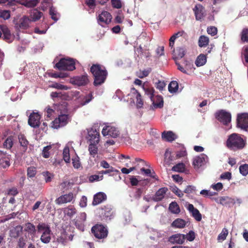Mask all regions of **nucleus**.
Returning <instances> with one entry per match:
<instances>
[{
    "label": "nucleus",
    "instance_id": "nucleus-1",
    "mask_svg": "<svg viewBox=\"0 0 248 248\" xmlns=\"http://www.w3.org/2000/svg\"><path fill=\"white\" fill-rule=\"evenodd\" d=\"M55 109H56L58 112H59V116L55 119L51 123L52 127L58 129L60 127L66 125L69 119V115L67 114V109L66 108V103L64 102L62 104L56 105Z\"/></svg>",
    "mask_w": 248,
    "mask_h": 248
},
{
    "label": "nucleus",
    "instance_id": "nucleus-2",
    "mask_svg": "<svg viewBox=\"0 0 248 248\" xmlns=\"http://www.w3.org/2000/svg\"><path fill=\"white\" fill-rule=\"evenodd\" d=\"M247 145V140L241 135L232 133L230 135L226 141V146L228 149L236 152L243 149Z\"/></svg>",
    "mask_w": 248,
    "mask_h": 248
},
{
    "label": "nucleus",
    "instance_id": "nucleus-3",
    "mask_svg": "<svg viewBox=\"0 0 248 248\" xmlns=\"http://www.w3.org/2000/svg\"><path fill=\"white\" fill-rule=\"evenodd\" d=\"M90 71L93 77V83L95 86L101 85L105 82L108 75L105 67L99 64H93Z\"/></svg>",
    "mask_w": 248,
    "mask_h": 248
},
{
    "label": "nucleus",
    "instance_id": "nucleus-4",
    "mask_svg": "<svg viewBox=\"0 0 248 248\" xmlns=\"http://www.w3.org/2000/svg\"><path fill=\"white\" fill-rule=\"evenodd\" d=\"M91 232L96 239L100 240L106 239L108 233L107 226L101 224H96L93 226Z\"/></svg>",
    "mask_w": 248,
    "mask_h": 248
},
{
    "label": "nucleus",
    "instance_id": "nucleus-5",
    "mask_svg": "<svg viewBox=\"0 0 248 248\" xmlns=\"http://www.w3.org/2000/svg\"><path fill=\"white\" fill-rule=\"evenodd\" d=\"M54 67L59 70L73 71L76 68L75 62L73 59L62 58L55 64Z\"/></svg>",
    "mask_w": 248,
    "mask_h": 248
},
{
    "label": "nucleus",
    "instance_id": "nucleus-6",
    "mask_svg": "<svg viewBox=\"0 0 248 248\" xmlns=\"http://www.w3.org/2000/svg\"><path fill=\"white\" fill-rule=\"evenodd\" d=\"M216 118L225 125H228L231 122L232 115L230 112L220 109L215 113Z\"/></svg>",
    "mask_w": 248,
    "mask_h": 248
},
{
    "label": "nucleus",
    "instance_id": "nucleus-7",
    "mask_svg": "<svg viewBox=\"0 0 248 248\" xmlns=\"http://www.w3.org/2000/svg\"><path fill=\"white\" fill-rule=\"evenodd\" d=\"M237 125L238 127L247 131L248 129V113H243L237 115Z\"/></svg>",
    "mask_w": 248,
    "mask_h": 248
},
{
    "label": "nucleus",
    "instance_id": "nucleus-8",
    "mask_svg": "<svg viewBox=\"0 0 248 248\" xmlns=\"http://www.w3.org/2000/svg\"><path fill=\"white\" fill-rule=\"evenodd\" d=\"M99 210L100 214L104 219L106 220H110L113 216L112 208L110 205L107 204L102 206L99 208Z\"/></svg>",
    "mask_w": 248,
    "mask_h": 248
},
{
    "label": "nucleus",
    "instance_id": "nucleus-9",
    "mask_svg": "<svg viewBox=\"0 0 248 248\" xmlns=\"http://www.w3.org/2000/svg\"><path fill=\"white\" fill-rule=\"evenodd\" d=\"M70 82L73 84L81 86L87 85L89 83V80L88 79V76L86 74L84 75L75 77L71 78Z\"/></svg>",
    "mask_w": 248,
    "mask_h": 248
},
{
    "label": "nucleus",
    "instance_id": "nucleus-10",
    "mask_svg": "<svg viewBox=\"0 0 248 248\" xmlns=\"http://www.w3.org/2000/svg\"><path fill=\"white\" fill-rule=\"evenodd\" d=\"M10 161L11 155L0 151V167L3 169L8 168L11 165Z\"/></svg>",
    "mask_w": 248,
    "mask_h": 248
},
{
    "label": "nucleus",
    "instance_id": "nucleus-11",
    "mask_svg": "<svg viewBox=\"0 0 248 248\" xmlns=\"http://www.w3.org/2000/svg\"><path fill=\"white\" fill-rule=\"evenodd\" d=\"M41 116L38 113H31L28 119V124L32 127H39L40 124Z\"/></svg>",
    "mask_w": 248,
    "mask_h": 248
},
{
    "label": "nucleus",
    "instance_id": "nucleus-12",
    "mask_svg": "<svg viewBox=\"0 0 248 248\" xmlns=\"http://www.w3.org/2000/svg\"><path fill=\"white\" fill-rule=\"evenodd\" d=\"M102 134L104 136L108 135L113 138H116L119 135V131L114 126H107L103 128Z\"/></svg>",
    "mask_w": 248,
    "mask_h": 248
},
{
    "label": "nucleus",
    "instance_id": "nucleus-13",
    "mask_svg": "<svg viewBox=\"0 0 248 248\" xmlns=\"http://www.w3.org/2000/svg\"><path fill=\"white\" fill-rule=\"evenodd\" d=\"M168 191V188L163 187L159 188L153 196L151 200L155 202H160L165 198V195Z\"/></svg>",
    "mask_w": 248,
    "mask_h": 248
},
{
    "label": "nucleus",
    "instance_id": "nucleus-14",
    "mask_svg": "<svg viewBox=\"0 0 248 248\" xmlns=\"http://www.w3.org/2000/svg\"><path fill=\"white\" fill-rule=\"evenodd\" d=\"M89 140L91 142L98 143L100 140L99 131L92 127L88 131Z\"/></svg>",
    "mask_w": 248,
    "mask_h": 248
},
{
    "label": "nucleus",
    "instance_id": "nucleus-15",
    "mask_svg": "<svg viewBox=\"0 0 248 248\" xmlns=\"http://www.w3.org/2000/svg\"><path fill=\"white\" fill-rule=\"evenodd\" d=\"M112 19V16L111 14L108 11H103L101 14H100L98 17V23L102 25V23L106 24H109Z\"/></svg>",
    "mask_w": 248,
    "mask_h": 248
},
{
    "label": "nucleus",
    "instance_id": "nucleus-16",
    "mask_svg": "<svg viewBox=\"0 0 248 248\" xmlns=\"http://www.w3.org/2000/svg\"><path fill=\"white\" fill-rule=\"evenodd\" d=\"M73 199V194L69 193L68 194L62 195L55 200V203L57 204L60 205L63 203L69 202L72 201Z\"/></svg>",
    "mask_w": 248,
    "mask_h": 248
},
{
    "label": "nucleus",
    "instance_id": "nucleus-17",
    "mask_svg": "<svg viewBox=\"0 0 248 248\" xmlns=\"http://www.w3.org/2000/svg\"><path fill=\"white\" fill-rule=\"evenodd\" d=\"M186 240V235L177 233L170 236L169 241L172 244H182Z\"/></svg>",
    "mask_w": 248,
    "mask_h": 248
},
{
    "label": "nucleus",
    "instance_id": "nucleus-18",
    "mask_svg": "<svg viewBox=\"0 0 248 248\" xmlns=\"http://www.w3.org/2000/svg\"><path fill=\"white\" fill-rule=\"evenodd\" d=\"M107 199V195L102 192H99L93 196V199L92 202V205L93 206L97 205Z\"/></svg>",
    "mask_w": 248,
    "mask_h": 248
},
{
    "label": "nucleus",
    "instance_id": "nucleus-19",
    "mask_svg": "<svg viewBox=\"0 0 248 248\" xmlns=\"http://www.w3.org/2000/svg\"><path fill=\"white\" fill-rule=\"evenodd\" d=\"M207 158V156L203 154H202L200 155L196 156L195 158H194L193 161V165L194 166V168L199 169L200 167L203 165L205 162V160Z\"/></svg>",
    "mask_w": 248,
    "mask_h": 248
},
{
    "label": "nucleus",
    "instance_id": "nucleus-20",
    "mask_svg": "<svg viewBox=\"0 0 248 248\" xmlns=\"http://www.w3.org/2000/svg\"><path fill=\"white\" fill-rule=\"evenodd\" d=\"M193 11L197 20H201L204 16V8L201 4L195 5L193 8Z\"/></svg>",
    "mask_w": 248,
    "mask_h": 248
},
{
    "label": "nucleus",
    "instance_id": "nucleus-21",
    "mask_svg": "<svg viewBox=\"0 0 248 248\" xmlns=\"http://www.w3.org/2000/svg\"><path fill=\"white\" fill-rule=\"evenodd\" d=\"M0 29L3 34V39L7 42H11L12 34L8 27L5 25H0Z\"/></svg>",
    "mask_w": 248,
    "mask_h": 248
},
{
    "label": "nucleus",
    "instance_id": "nucleus-22",
    "mask_svg": "<svg viewBox=\"0 0 248 248\" xmlns=\"http://www.w3.org/2000/svg\"><path fill=\"white\" fill-rule=\"evenodd\" d=\"M187 209L197 221H200L202 220V217L201 214L197 209L194 208L193 204H188Z\"/></svg>",
    "mask_w": 248,
    "mask_h": 248
},
{
    "label": "nucleus",
    "instance_id": "nucleus-23",
    "mask_svg": "<svg viewBox=\"0 0 248 248\" xmlns=\"http://www.w3.org/2000/svg\"><path fill=\"white\" fill-rule=\"evenodd\" d=\"M176 138V135L171 131H164L162 133V138L168 141L171 142L174 140Z\"/></svg>",
    "mask_w": 248,
    "mask_h": 248
},
{
    "label": "nucleus",
    "instance_id": "nucleus-24",
    "mask_svg": "<svg viewBox=\"0 0 248 248\" xmlns=\"http://www.w3.org/2000/svg\"><path fill=\"white\" fill-rule=\"evenodd\" d=\"M151 101L154 106L156 108H162L163 107V99L161 95L155 96Z\"/></svg>",
    "mask_w": 248,
    "mask_h": 248
},
{
    "label": "nucleus",
    "instance_id": "nucleus-25",
    "mask_svg": "<svg viewBox=\"0 0 248 248\" xmlns=\"http://www.w3.org/2000/svg\"><path fill=\"white\" fill-rule=\"evenodd\" d=\"M18 2L27 8H32L37 5L39 0H22Z\"/></svg>",
    "mask_w": 248,
    "mask_h": 248
},
{
    "label": "nucleus",
    "instance_id": "nucleus-26",
    "mask_svg": "<svg viewBox=\"0 0 248 248\" xmlns=\"http://www.w3.org/2000/svg\"><path fill=\"white\" fill-rule=\"evenodd\" d=\"M31 21L28 17L24 16L20 19L19 27L21 29H26L29 27V24Z\"/></svg>",
    "mask_w": 248,
    "mask_h": 248
},
{
    "label": "nucleus",
    "instance_id": "nucleus-27",
    "mask_svg": "<svg viewBox=\"0 0 248 248\" xmlns=\"http://www.w3.org/2000/svg\"><path fill=\"white\" fill-rule=\"evenodd\" d=\"M186 225V221L179 218L175 219L171 224V227L176 228H184Z\"/></svg>",
    "mask_w": 248,
    "mask_h": 248
},
{
    "label": "nucleus",
    "instance_id": "nucleus-28",
    "mask_svg": "<svg viewBox=\"0 0 248 248\" xmlns=\"http://www.w3.org/2000/svg\"><path fill=\"white\" fill-rule=\"evenodd\" d=\"M64 213L70 218H72L77 212L76 209L72 206H69L64 209Z\"/></svg>",
    "mask_w": 248,
    "mask_h": 248
},
{
    "label": "nucleus",
    "instance_id": "nucleus-29",
    "mask_svg": "<svg viewBox=\"0 0 248 248\" xmlns=\"http://www.w3.org/2000/svg\"><path fill=\"white\" fill-rule=\"evenodd\" d=\"M207 61L206 56L205 55L201 54L199 55L195 61V64L197 66L200 67L204 65Z\"/></svg>",
    "mask_w": 248,
    "mask_h": 248
},
{
    "label": "nucleus",
    "instance_id": "nucleus-30",
    "mask_svg": "<svg viewBox=\"0 0 248 248\" xmlns=\"http://www.w3.org/2000/svg\"><path fill=\"white\" fill-rule=\"evenodd\" d=\"M93 98L92 93H90L89 94L80 96L78 98L81 101V105L84 106L86 104L90 102Z\"/></svg>",
    "mask_w": 248,
    "mask_h": 248
},
{
    "label": "nucleus",
    "instance_id": "nucleus-31",
    "mask_svg": "<svg viewBox=\"0 0 248 248\" xmlns=\"http://www.w3.org/2000/svg\"><path fill=\"white\" fill-rule=\"evenodd\" d=\"M37 229L38 232H51L49 226L45 223H39L37 226Z\"/></svg>",
    "mask_w": 248,
    "mask_h": 248
},
{
    "label": "nucleus",
    "instance_id": "nucleus-32",
    "mask_svg": "<svg viewBox=\"0 0 248 248\" xmlns=\"http://www.w3.org/2000/svg\"><path fill=\"white\" fill-rule=\"evenodd\" d=\"M169 209L173 214H177L180 212V207L175 202H172L170 204Z\"/></svg>",
    "mask_w": 248,
    "mask_h": 248
},
{
    "label": "nucleus",
    "instance_id": "nucleus-33",
    "mask_svg": "<svg viewBox=\"0 0 248 248\" xmlns=\"http://www.w3.org/2000/svg\"><path fill=\"white\" fill-rule=\"evenodd\" d=\"M43 14L37 9H34L31 14V21L38 20L42 16Z\"/></svg>",
    "mask_w": 248,
    "mask_h": 248
},
{
    "label": "nucleus",
    "instance_id": "nucleus-34",
    "mask_svg": "<svg viewBox=\"0 0 248 248\" xmlns=\"http://www.w3.org/2000/svg\"><path fill=\"white\" fill-rule=\"evenodd\" d=\"M142 88L145 92V94L147 95L149 97L151 100L153 99V98L155 96L154 94L155 91L154 88L152 87H146L144 86V85H143L142 86Z\"/></svg>",
    "mask_w": 248,
    "mask_h": 248
},
{
    "label": "nucleus",
    "instance_id": "nucleus-35",
    "mask_svg": "<svg viewBox=\"0 0 248 248\" xmlns=\"http://www.w3.org/2000/svg\"><path fill=\"white\" fill-rule=\"evenodd\" d=\"M98 143L91 142L89 145V151L91 155L94 157L98 153V148L96 145Z\"/></svg>",
    "mask_w": 248,
    "mask_h": 248
},
{
    "label": "nucleus",
    "instance_id": "nucleus-36",
    "mask_svg": "<svg viewBox=\"0 0 248 248\" xmlns=\"http://www.w3.org/2000/svg\"><path fill=\"white\" fill-rule=\"evenodd\" d=\"M178 83L176 81H172L170 82L168 86L169 91L170 93H174L178 91Z\"/></svg>",
    "mask_w": 248,
    "mask_h": 248
},
{
    "label": "nucleus",
    "instance_id": "nucleus-37",
    "mask_svg": "<svg viewBox=\"0 0 248 248\" xmlns=\"http://www.w3.org/2000/svg\"><path fill=\"white\" fill-rule=\"evenodd\" d=\"M13 136H9L3 142V147L7 149H10L13 145Z\"/></svg>",
    "mask_w": 248,
    "mask_h": 248
},
{
    "label": "nucleus",
    "instance_id": "nucleus-38",
    "mask_svg": "<svg viewBox=\"0 0 248 248\" xmlns=\"http://www.w3.org/2000/svg\"><path fill=\"white\" fill-rule=\"evenodd\" d=\"M209 40L208 37L202 35L200 37L198 41L199 46L201 47L205 46L209 44Z\"/></svg>",
    "mask_w": 248,
    "mask_h": 248
},
{
    "label": "nucleus",
    "instance_id": "nucleus-39",
    "mask_svg": "<svg viewBox=\"0 0 248 248\" xmlns=\"http://www.w3.org/2000/svg\"><path fill=\"white\" fill-rule=\"evenodd\" d=\"M230 203H234V199L229 197H221L219 199V203L223 205H226Z\"/></svg>",
    "mask_w": 248,
    "mask_h": 248
},
{
    "label": "nucleus",
    "instance_id": "nucleus-40",
    "mask_svg": "<svg viewBox=\"0 0 248 248\" xmlns=\"http://www.w3.org/2000/svg\"><path fill=\"white\" fill-rule=\"evenodd\" d=\"M50 233L51 232H43L40 238L41 241L45 244L48 243L51 240Z\"/></svg>",
    "mask_w": 248,
    "mask_h": 248
},
{
    "label": "nucleus",
    "instance_id": "nucleus-41",
    "mask_svg": "<svg viewBox=\"0 0 248 248\" xmlns=\"http://www.w3.org/2000/svg\"><path fill=\"white\" fill-rule=\"evenodd\" d=\"M25 230L29 233L33 234L35 233L36 230L35 226L33 224L28 222L25 224Z\"/></svg>",
    "mask_w": 248,
    "mask_h": 248
},
{
    "label": "nucleus",
    "instance_id": "nucleus-42",
    "mask_svg": "<svg viewBox=\"0 0 248 248\" xmlns=\"http://www.w3.org/2000/svg\"><path fill=\"white\" fill-rule=\"evenodd\" d=\"M174 160L173 157L171 155V152L169 149H167L164 154V161L169 165Z\"/></svg>",
    "mask_w": 248,
    "mask_h": 248
},
{
    "label": "nucleus",
    "instance_id": "nucleus-43",
    "mask_svg": "<svg viewBox=\"0 0 248 248\" xmlns=\"http://www.w3.org/2000/svg\"><path fill=\"white\" fill-rule=\"evenodd\" d=\"M74 225L76 228L79 230L83 232L85 229L84 222L82 220H79V219L75 218L73 220Z\"/></svg>",
    "mask_w": 248,
    "mask_h": 248
},
{
    "label": "nucleus",
    "instance_id": "nucleus-44",
    "mask_svg": "<svg viewBox=\"0 0 248 248\" xmlns=\"http://www.w3.org/2000/svg\"><path fill=\"white\" fill-rule=\"evenodd\" d=\"M112 172H116L117 173H120V171L115 169L113 167H111L110 168L108 169V170H101L99 172V174H108L109 176H113V174H112Z\"/></svg>",
    "mask_w": 248,
    "mask_h": 248
},
{
    "label": "nucleus",
    "instance_id": "nucleus-45",
    "mask_svg": "<svg viewBox=\"0 0 248 248\" xmlns=\"http://www.w3.org/2000/svg\"><path fill=\"white\" fill-rule=\"evenodd\" d=\"M151 72V68H149L143 70H140L137 72V76L140 78H143L147 77Z\"/></svg>",
    "mask_w": 248,
    "mask_h": 248
},
{
    "label": "nucleus",
    "instance_id": "nucleus-46",
    "mask_svg": "<svg viewBox=\"0 0 248 248\" xmlns=\"http://www.w3.org/2000/svg\"><path fill=\"white\" fill-rule=\"evenodd\" d=\"M172 170L175 171L182 172L185 170V165L183 163H179L174 166Z\"/></svg>",
    "mask_w": 248,
    "mask_h": 248
},
{
    "label": "nucleus",
    "instance_id": "nucleus-47",
    "mask_svg": "<svg viewBox=\"0 0 248 248\" xmlns=\"http://www.w3.org/2000/svg\"><path fill=\"white\" fill-rule=\"evenodd\" d=\"M37 172L36 168L33 166H31L27 169V176L28 177H34Z\"/></svg>",
    "mask_w": 248,
    "mask_h": 248
},
{
    "label": "nucleus",
    "instance_id": "nucleus-48",
    "mask_svg": "<svg viewBox=\"0 0 248 248\" xmlns=\"http://www.w3.org/2000/svg\"><path fill=\"white\" fill-rule=\"evenodd\" d=\"M63 159L66 163H69L70 161V156L69 150L68 148H65L63 151Z\"/></svg>",
    "mask_w": 248,
    "mask_h": 248
},
{
    "label": "nucleus",
    "instance_id": "nucleus-49",
    "mask_svg": "<svg viewBox=\"0 0 248 248\" xmlns=\"http://www.w3.org/2000/svg\"><path fill=\"white\" fill-rule=\"evenodd\" d=\"M240 173L243 176H246L248 174V164H245L240 166Z\"/></svg>",
    "mask_w": 248,
    "mask_h": 248
},
{
    "label": "nucleus",
    "instance_id": "nucleus-50",
    "mask_svg": "<svg viewBox=\"0 0 248 248\" xmlns=\"http://www.w3.org/2000/svg\"><path fill=\"white\" fill-rule=\"evenodd\" d=\"M51 5L52 3L51 0H43L41 2V5L40 7L42 10L45 11L46 10L47 7H51Z\"/></svg>",
    "mask_w": 248,
    "mask_h": 248
},
{
    "label": "nucleus",
    "instance_id": "nucleus-51",
    "mask_svg": "<svg viewBox=\"0 0 248 248\" xmlns=\"http://www.w3.org/2000/svg\"><path fill=\"white\" fill-rule=\"evenodd\" d=\"M18 138L21 146L25 147L27 146L28 141L23 134H19L18 136Z\"/></svg>",
    "mask_w": 248,
    "mask_h": 248
},
{
    "label": "nucleus",
    "instance_id": "nucleus-52",
    "mask_svg": "<svg viewBox=\"0 0 248 248\" xmlns=\"http://www.w3.org/2000/svg\"><path fill=\"white\" fill-rule=\"evenodd\" d=\"M51 145H47L44 147L42 151V155L45 158H47L50 156L49 150L51 149Z\"/></svg>",
    "mask_w": 248,
    "mask_h": 248
},
{
    "label": "nucleus",
    "instance_id": "nucleus-53",
    "mask_svg": "<svg viewBox=\"0 0 248 248\" xmlns=\"http://www.w3.org/2000/svg\"><path fill=\"white\" fill-rule=\"evenodd\" d=\"M144 191V188L140 187L136 188V191L134 194V198L135 199L139 200L141 197L142 193Z\"/></svg>",
    "mask_w": 248,
    "mask_h": 248
},
{
    "label": "nucleus",
    "instance_id": "nucleus-54",
    "mask_svg": "<svg viewBox=\"0 0 248 248\" xmlns=\"http://www.w3.org/2000/svg\"><path fill=\"white\" fill-rule=\"evenodd\" d=\"M42 174L46 183L51 182L54 177V175L48 171L43 172Z\"/></svg>",
    "mask_w": 248,
    "mask_h": 248
},
{
    "label": "nucleus",
    "instance_id": "nucleus-55",
    "mask_svg": "<svg viewBox=\"0 0 248 248\" xmlns=\"http://www.w3.org/2000/svg\"><path fill=\"white\" fill-rule=\"evenodd\" d=\"M241 39L244 42H248V28H245L242 30Z\"/></svg>",
    "mask_w": 248,
    "mask_h": 248
},
{
    "label": "nucleus",
    "instance_id": "nucleus-56",
    "mask_svg": "<svg viewBox=\"0 0 248 248\" xmlns=\"http://www.w3.org/2000/svg\"><path fill=\"white\" fill-rule=\"evenodd\" d=\"M0 17L4 20L10 17V12L9 10H0Z\"/></svg>",
    "mask_w": 248,
    "mask_h": 248
},
{
    "label": "nucleus",
    "instance_id": "nucleus-57",
    "mask_svg": "<svg viewBox=\"0 0 248 248\" xmlns=\"http://www.w3.org/2000/svg\"><path fill=\"white\" fill-rule=\"evenodd\" d=\"M228 234V230L225 228H223L221 232L218 236V240H224L226 238Z\"/></svg>",
    "mask_w": 248,
    "mask_h": 248
},
{
    "label": "nucleus",
    "instance_id": "nucleus-58",
    "mask_svg": "<svg viewBox=\"0 0 248 248\" xmlns=\"http://www.w3.org/2000/svg\"><path fill=\"white\" fill-rule=\"evenodd\" d=\"M136 98L137 107L138 108H141L143 105V101L140 93H138L137 96H135Z\"/></svg>",
    "mask_w": 248,
    "mask_h": 248
},
{
    "label": "nucleus",
    "instance_id": "nucleus-59",
    "mask_svg": "<svg viewBox=\"0 0 248 248\" xmlns=\"http://www.w3.org/2000/svg\"><path fill=\"white\" fill-rule=\"evenodd\" d=\"M130 182L132 186H137L139 185V183L140 185L143 186L144 184V182H141L133 176L130 178Z\"/></svg>",
    "mask_w": 248,
    "mask_h": 248
},
{
    "label": "nucleus",
    "instance_id": "nucleus-60",
    "mask_svg": "<svg viewBox=\"0 0 248 248\" xmlns=\"http://www.w3.org/2000/svg\"><path fill=\"white\" fill-rule=\"evenodd\" d=\"M170 189L173 193L176 194L179 198H181L184 196L183 192L176 186L171 187Z\"/></svg>",
    "mask_w": 248,
    "mask_h": 248
},
{
    "label": "nucleus",
    "instance_id": "nucleus-61",
    "mask_svg": "<svg viewBox=\"0 0 248 248\" xmlns=\"http://www.w3.org/2000/svg\"><path fill=\"white\" fill-rule=\"evenodd\" d=\"M49 14L53 20H54L55 21L58 20V18L57 17V14L55 9L52 6L50 7L49 9Z\"/></svg>",
    "mask_w": 248,
    "mask_h": 248
},
{
    "label": "nucleus",
    "instance_id": "nucleus-62",
    "mask_svg": "<svg viewBox=\"0 0 248 248\" xmlns=\"http://www.w3.org/2000/svg\"><path fill=\"white\" fill-rule=\"evenodd\" d=\"M207 31L209 34L213 36L217 34V29L214 26H210L207 28Z\"/></svg>",
    "mask_w": 248,
    "mask_h": 248
},
{
    "label": "nucleus",
    "instance_id": "nucleus-63",
    "mask_svg": "<svg viewBox=\"0 0 248 248\" xmlns=\"http://www.w3.org/2000/svg\"><path fill=\"white\" fill-rule=\"evenodd\" d=\"M103 179V175L99 176L98 175H92L89 176V180L91 182H93L95 181L102 180Z\"/></svg>",
    "mask_w": 248,
    "mask_h": 248
},
{
    "label": "nucleus",
    "instance_id": "nucleus-64",
    "mask_svg": "<svg viewBox=\"0 0 248 248\" xmlns=\"http://www.w3.org/2000/svg\"><path fill=\"white\" fill-rule=\"evenodd\" d=\"M72 164L73 167L75 169H78L80 167V163L79 161V158L78 156H76L72 158Z\"/></svg>",
    "mask_w": 248,
    "mask_h": 248
}]
</instances>
